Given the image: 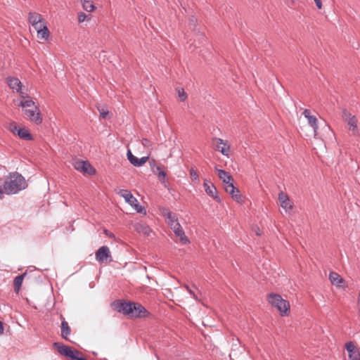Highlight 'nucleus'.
I'll list each match as a JSON object with an SVG mask.
<instances>
[{
	"label": "nucleus",
	"mask_w": 360,
	"mask_h": 360,
	"mask_svg": "<svg viewBox=\"0 0 360 360\" xmlns=\"http://www.w3.org/2000/svg\"><path fill=\"white\" fill-rule=\"evenodd\" d=\"M269 302L276 307L279 311L281 316H285L290 310L289 303L283 300L281 296L278 294L271 293L268 296Z\"/></svg>",
	"instance_id": "obj_3"
},
{
	"label": "nucleus",
	"mask_w": 360,
	"mask_h": 360,
	"mask_svg": "<svg viewBox=\"0 0 360 360\" xmlns=\"http://www.w3.org/2000/svg\"><path fill=\"white\" fill-rule=\"evenodd\" d=\"M121 193L122 196L124 198L127 202H128L131 206L134 207L137 212H142L143 207L139 205L136 198H134L129 191H128L127 190H122Z\"/></svg>",
	"instance_id": "obj_7"
},
{
	"label": "nucleus",
	"mask_w": 360,
	"mask_h": 360,
	"mask_svg": "<svg viewBox=\"0 0 360 360\" xmlns=\"http://www.w3.org/2000/svg\"><path fill=\"white\" fill-rule=\"evenodd\" d=\"M108 258H111L110 251L108 246H102L96 252V259L98 262L107 261Z\"/></svg>",
	"instance_id": "obj_12"
},
{
	"label": "nucleus",
	"mask_w": 360,
	"mask_h": 360,
	"mask_svg": "<svg viewBox=\"0 0 360 360\" xmlns=\"http://www.w3.org/2000/svg\"><path fill=\"white\" fill-rule=\"evenodd\" d=\"M3 333H4V326H3L2 323L0 321V335L3 334Z\"/></svg>",
	"instance_id": "obj_40"
},
{
	"label": "nucleus",
	"mask_w": 360,
	"mask_h": 360,
	"mask_svg": "<svg viewBox=\"0 0 360 360\" xmlns=\"http://www.w3.org/2000/svg\"><path fill=\"white\" fill-rule=\"evenodd\" d=\"M112 307L117 312L131 318H145L149 315L146 309L138 302L117 300L112 303Z\"/></svg>",
	"instance_id": "obj_1"
},
{
	"label": "nucleus",
	"mask_w": 360,
	"mask_h": 360,
	"mask_svg": "<svg viewBox=\"0 0 360 360\" xmlns=\"http://www.w3.org/2000/svg\"><path fill=\"white\" fill-rule=\"evenodd\" d=\"M4 195V191L2 188L0 187V198H2Z\"/></svg>",
	"instance_id": "obj_41"
},
{
	"label": "nucleus",
	"mask_w": 360,
	"mask_h": 360,
	"mask_svg": "<svg viewBox=\"0 0 360 360\" xmlns=\"http://www.w3.org/2000/svg\"><path fill=\"white\" fill-rule=\"evenodd\" d=\"M213 143L215 145V149L219 151L222 155L225 156L229 155V147L226 146V143L220 138H214Z\"/></svg>",
	"instance_id": "obj_14"
},
{
	"label": "nucleus",
	"mask_w": 360,
	"mask_h": 360,
	"mask_svg": "<svg viewBox=\"0 0 360 360\" xmlns=\"http://www.w3.org/2000/svg\"><path fill=\"white\" fill-rule=\"evenodd\" d=\"M53 347L57 349L58 353L69 357L71 360H75L78 355H82V352L79 350L72 349L70 346L64 345L60 342H54Z\"/></svg>",
	"instance_id": "obj_5"
},
{
	"label": "nucleus",
	"mask_w": 360,
	"mask_h": 360,
	"mask_svg": "<svg viewBox=\"0 0 360 360\" xmlns=\"http://www.w3.org/2000/svg\"><path fill=\"white\" fill-rule=\"evenodd\" d=\"M7 84L8 86L13 90H15L20 94L21 98L25 97V92L22 90V83L16 77H8Z\"/></svg>",
	"instance_id": "obj_8"
},
{
	"label": "nucleus",
	"mask_w": 360,
	"mask_h": 360,
	"mask_svg": "<svg viewBox=\"0 0 360 360\" xmlns=\"http://www.w3.org/2000/svg\"><path fill=\"white\" fill-rule=\"evenodd\" d=\"M25 115L31 122L37 124H39L42 122V117L37 106H34L30 109L23 110Z\"/></svg>",
	"instance_id": "obj_6"
},
{
	"label": "nucleus",
	"mask_w": 360,
	"mask_h": 360,
	"mask_svg": "<svg viewBox=\"0 0 360 360\" xmlns=\"http://www.w3.org/2000/svg\"><path fill=\"white\" fill-rule=\"evenodd\" d=\"M196 22H197V19H196V18L195 16H191L189 18V26H190V28L195 32L194 41L198 40V44H202L203 42V41H205V35L202 33L200 32L199 31H197Z\"/></svg>",
	"instance_id": "obj_13"
},
{
	"label": "nucleus",
	"mask_w": 360,
	"mask_h": 360,
	"mask_svg": "<svg viewBox=\"0 0 360 360\" xmlns=\"http://www.w3.org/2000/svg\"><path fill=\"white\" fill-rule=\"evenodd\" d=\"M238 189V188L234 186L233 181L226 184L225 186V191L228 193H235V191Z\"/></svg>",
	"instance_id": "obj_31"
},
{
	"label": "nucleus",
	"mask_w": 360,
	"mask_h": 360,
	"mask_svg": "<svg viewBox=\"0 0 360 360\" xmlns=\"http://www.w3.org/2000/svg\"><path fill=\"white\" fill-rule=\"evenodd\" d=\"M22 98L24 100L21 101L18 105L20 106L23 110L37 106L32 99L28 96L26 93L25 97Z\"/></svg>",
	"instance_id": "obj_23"
},
{
	"label": "nucleus",
	"mask_w": 360,
	"mask_h": 360,
	"mask_svg": "<svg viewBox=\"0 0 360 360\" xmlns=\"http://www.w3.org/2000/svg\"><path fill=\"white\" fill-rule=\"evenodd\" d=\"M257 235H260V233L258 232V231H256Z\"/></svg>",
	"instance_id": "obj_45"
},
{
	"label": "nucleus",
	"mask_w": 360,
	"mask_h": 360,
	"mask_svg": "<svg viewBox=\"0 0 360 360\" xmlns=\"http://www.w3.org/2000/svg\"><path fill=\"white\" fill-rule=\"evenodd\" d=\"M18 136L24 140H32L33 137L27 129L22 128L18 131Z\"/></svg>",
	"instance_id": "obj_28"
},
{
	"label": "nucleus",
	"mask_w": 360,
	"mask_h": 360,
	"mask_svg": "<svg viewBox=\"0 0 360 360\" xmlns=\"http://www.w3.org/2000/svg\"><path fill=\"white\" fill-rule=\"evenodd\" d=\"M127 159L129 162L135 167H141L144 165L148 160V157H142L141 158L134 156L130 150H127Z\"/></svg>",
	"instance_id": "obj_16"
},
{
	"label": "nucleus",
	"mask_w": 360,
	"mask_h": 360,
	"mask_svg": "<svg viewBox=\"0 0 360 360\" xmlns=\"http://www.w3.org/2000/svg\"><path fill=\"white\" fill-rule=\"evenodd\" d=\"M145 142H148V139H143V145H146Z\"/></svg>",
	"instance_id": "obj_44"
},
{
	"label": "nucleus",
	"mask_w": 360,
	"mask_h": 360,
	"mask_svg": "<svg viewBox=\"0 0 360 360\" xmlns=\"http://www.w3.org/2000/svg\"><path fill=\"white\" fill-rule=\"evenodd\" d=\"M349 360H360V352L353 342H349L345 345Z\"/></svg>",
	"instance_id": "obj_15"
},
{
	"label": "nucleus",
	"mask_w": 360,
	"mask_h": 360,
	"mask_svg": "<svg viewBox=\"0 0 360 360\" xmlns=\"http://www.w3.org/2000/svg\"><path fill=\"white\" fill-rule=\"evenodd\" d=\"M219 178L222 181V182L225 184H229L231 181H233V177L230 175V174L226 172L224 169H217Z\"/></svg>",
	"instance_id": "obj_24"
},
{
	"label": "nucleus",
	"mask_w": 360,
	"mask_h": 360,
	"mask_svg": "<svg viewBox=\"0 0 360 360\" xmlns=\"http://www.w3.org/2000/svg\"><path fill=\"white\" fill-rule=\"evenodd\" d=\"M163 216L167 219V224L170 228L174 226L175 224H178V219L176 214L172 212L169 210H164L162 212Z\"/></svg>",
	"instance_id": "obj_19"
},
{
	"label": "nucleus",
	"mask_w": 360,
	"mask_h": 360,
	"mask_svg": "<svg viewBox=\"0 0 360 360\" xmlns=\"http://www.w3.org/2000/svg\"><path fill=\"white\" fill-rule=\"evenodd\" d=\"M82 7L87 12H92L95 8L93 2L87 0L82 1Z\"/></svg>",
	"instance_id": "obj_29"
},
{
	"label": "nucleus",
	"mask_w": 360,
	"mask_h": 360,
	"mask_svg": "<svg viewBox=\"0 0 360 360\" xmlns=\"http://www.w3.org/2000/svg\"><path fill=\"white\" fill-rule=\"evenodd\" d=\"M305 118L307 119L308 124L313 128L316 134L318 130L317 119L315 116L311 115V112L308 109H305L303 112Z\"/></svg>",
	"instance_id": "obj_18"
},
{
	"label": "nucleus",
	"mask_w": 360,
	"mask_h": 360,
	"mask_svg": "<svg viewBox=\"0 0 360 360\" xmlns=\"http://www.w3.org/2000/svg\"><path fill=\"white\" fill-rule=\"evenodd\" d=\"M156 169L158 171V176L160 178V181L161 183H165V179L167 176L166 172L162 171L160 167H157Z\"/></svg>",
	"instance_id": "obj_33"
},
{
	"label": "nucleus",
	"mask_w": 360,
	"mask_h": 360,
	"mask_svg": "<svg viewBox=\"0 0 360 360\" xmlns=\"http://www.w3.org/2000/svg\"><path fill=\"white\" fill-rule=\"evenodd\" d=\"M27 274L26 272L19 275V276H17L15 278H14V281H13V285H14V290L15 292H18L20 289V287L22 285V281H23V278L25 276V275Z\"/></svg>",
	"instance_id": "obj_26"
},
{
	"label": "nucleus",
	"mask_w": 360,
	"mask_h": 360,
	"mask_svg": "<svg viewBox=\"0 0 360 360\" xmlns=\"http://www.w3.org/2000/svg\"><path fill=\"white\" fill-rule=\"evenodd\" d=\"M1 168V165H0V169Z\"/></svg>",
	"instance_id": "obj_47"
},
{
	"label": "nucleus",
	"mask_w": 360,
	"mask_h": 360,
	"mask_svg": "<svg viewBox=\"0 0 360 360\" xmlns=\"http://www.w3.org/2000/svg\"><path fill=\"white\" fill-rule=\"evenodd\" d=\"M190 176H191L192 181H193L196 184H198L200 182L198 174L197 172L195 170H194L193 169H191L190 170Z\"/></svg>",
	"instance_id": "obj_32"
},
{
	"label": "nucleus",
	"mask_w": 360,
	"mask_h": 360,
	"mask_svg": "<svg viewBox=\"0 0 360 360\" xmlns=\"http://www.w3.org/2000/svg\"><path fill=\"white\" fill-rule=\"evenodd\" d=\"M89 16H90V15H86V14H85V13H83V12H81V13H79L78 14V21H79V22H84L86 19H89V18H90V17H89Z\"/></svg>",
	"instance_id": "obj_35"
},
{
	"label": "nucleus",
	"mask_w": 360,
	"mask_h": 360,
	"mask_svg": "<svg viewBox=\"0 0 360 360\" xmlns=\"http://www.w3.org/2000/svg\"><path fill=\"white\" fill-rule=\"evenodd\" d=\"M203 186L206 193L213 198L217 202H220L221 199L218 195L217 190L215 186L207 179H205Z\"/></svg>",
	"instance_id": "obj_9"
},
{
	"label": "nucleus",
	"mask_w": 360,
	"mask_h": 360,
	"mask_svg": "<svg viewBox=\"0 0 360 360\" xmlns=\"http://www.w3.org/2000/svg\"><path fill=\"white\" fill-rule=\"evenodd\" d=\"M171 229H172L175 236L179 238L181 244L186 245L189 243V240L185 235L184 231L179 223L174 224Z\"/></svg>",
	"instance_id": "obj_11"
},
{
	"label": "nucleus",
	"mask_w": 360,
	"mask_h": 360,
	"mask_svg": "<svg viewBox=\"0 0 360 360\" xmlns=\"http://www.w3.org/2000/svg\"><path fill=\"white\" fill-rule=\"evenodd\" d=\"M37 30V35L38 37L46 40L49 37V30L46 26V23L43 22V24H40L38 26V29H36Z\"/></svg>",
	"instance_id": "obj_21"
},
{
	"label": "nucleus",
	"mask_w": 360,
	"mask_h": 360,
	"mask_svg": "<svg viewBox=\"0 0 360 360\" xmlns=\"http://www.w3.org/2000/svg\"><path fill=\"white\" fill-rule=\"evenodd\" d=\"M278 200L281 207L285 210V212L289 213L292 208V203L287 194L283 192L278 193Z\"/></svg>",
	"instance_id": "obj_10"
},
{
	"label": "nucleus",
	"mask_w": 360,
	"mask_h": 360,
	"mask_svg": "<svg viewBox=\"0 0 360 360\" xmlns=\"http://www.w3.org/2000/svg\"><path fill=\"white\" fill-rule=\"evenodd\" d=\"M98 110L99 111L100 116L102 118L105 119L108 114V110L107 108H105V106H102V107L98 108Z\"/></svg>",
	"instance_id": "obj_34"
},
{
	"label": "nucleus",
	"mask_w": 360,
	"mask_h": 360,
	"mask_svg": "<svg viewBox=\"0 0 360 360\" xmlns=\"http://www.w3.org/2000/svg\"><path fill=\"white\" fill-rule=\"evenodd\" d=\"M229 194L231 195V198L233 200H235L236 202H243L242 195L238 189L235 191V193H229Z\"/></svg>",
	"instance_id": "obj_30"
},
{
	"label": "nucleus",
	"mask_w": 360,
	"mask_h": 360,
	"mask_svg": "<svg viewBox=\"0 0 360 360\" xmlns=\"http://www.w3.org/2000/svg\"><path fill=\"white\" fill-rule=\"evenodd\" d=\"M342 119L347 122L349 126V131L352 134L356 136H360V129L357 127V119L356 116L352 115L346 109L342 110Z\"/></svg>",
	"instance_id": "obj_4"
},
{
	"label": "nucleus",
	"mask_w": 360,
	"mask_h": 360,
	"mask_svg": "<svg viewBox=\"0 0 360 360\" xmlns=\"http://www.w3.org/2000/svg\"><path fill=\"white\" fill-rule=\"evenodd\" d=\"M178 96L181 101H184L187 98L186 94L183 89H178Z\"/></svg>",
	"instance_id": "obj_36"
},
{
	"label": "nucleus",
	"mask_w": 360,
	"mask_h": 360,
	"mask_svg": "<svg viewBox=\"0 0 360 360\" xmlns=\"http://www.w3.org/2000/svg\"><path fill=\"white\" fill-rule=\"evenodd\" d=\"M329 280L330 281L333 285H335L338 287L340 286V285L344 281L341 276L338 273L334 271H332L329 274Z\"/></svg>",
	"instance_id": "obj_25"
},
{
	"label": "nucleus",
	"mask_w": 360,
	"mask_h": 360,
	"mask_svg": "<svg viewBox=\"0 0 360 360\" xmlns=\"http://www.w3.org/2000/svg\"><path fill=\"white\" fill-rule=\"evenodd\" d=\"M75 168L78 170H82L84 172H86L89 174H91L94 169L91 167V165L86 162V161H81L76 163Z\"/></svg>",
	"instance_id": "obj_20"
},
{
	"label": "nucleus",
	"mask_w": 360,
	"mask_h": 360,
	"mask_svg": "<svg viewBox=\"0 0 360 360\" xmlns=\"http://www.w3.org/2000/svg\"><path fill=\"white\" fill-rule=\"evenodd\" d=\"M288 3H293L295 0H285Z\"/></svg>",
	"instance_id": "obj_43"
},
{
	"label": "nucleus",
	"mask_w": 360,
	"mask_h": 360,
	"mask_svg": "<svg viewBox=\"0 0 360 360\" xmlns=\"http://www.w3.org/2000/svg\"><path fill=\"white\" fill-rule=\"evenodd\" d=\"M257 235H260V233L258 232V231H256Z\"/></svg>",
	"instance_id": "obj_46"
},
{
	"label": "nucleus",
	"mask_w": 360,
	"mask_h": 360,
	"mask_svg": "<svg viewBox=\"0 0 360 360\" xmlns=\"http://www.w3.org/2000/svg\"><path fill=\"white\" fill-rule=\"evenodd\" d=\"M135 231L139 233L144 235H149L150 233V227L144 223H136L134 225Z\"/></svg>",
	"instance_id": "obj_22"
},
{
	"label": "nucleus",
	"mask_w": 360,
	"mask_h": 360,
	"mask_svg": "<svg viewBox=\"0 0 360 360\" xmlns=\"http://www.w3.org/2000/svg\"><path fill=\"white\" fill-rule=\"evenodd\" d=\"M188 291H189V292H190V294H191V295H193V296H195V295H194L193 292L191 290H190V289H188Z\"/></svg>",
	"instance_id": "obj_42"
},
{
	"label": "nucleus",
	"mask_w": 360,
	"mask_h": 360,
	"mask_svg": "<svg viewBox=\"0 0 360 360\" xmlns=\"http://www.w3.org/2000/svg\"><path fill=\"white\" fill-rule=\"evenodd\" d=\"M314 2L316 4V6L319 9H321L322 7V3L321 0H314Z\"/></svg>",
	"instance_id": "obj_38"
},
{
	"label": "nucleus",
	"mask_w": 360,
	"mask_h": 360,
	"mask_svg": "<svg viewBox=\"0 0 360 360\" xmlns=\"http://www.w3.org/2000/svg\"><path fill=\"white\" fill-rule=\"evenodd\" d=\"M27 187L25 178L20 174L11 173L4 184V189L8 194H16Z\"/></svg>",
	"instance_id": "obj_2"
},
{
	"label": "nucleus",
	"mask_w": 360,
	"mask_h": 360,
	"mask_svg": "<svg viewBox=\"0 0 360 360\" xmlns=\"http://www.w3.org/2000/svg\"><path fill=\"white\" fill-rule=\"evenodd\" d=\"M20 129L18 128V127L16 126V124L14 123V122H12L9 125V130L14 134H17L18 135V131Z\"/></svg>",
	"instance_id": "obj_37"
},
{
	"label": "nucleus",
	"mask_w": 360,
	"mask_h": 360,
	"mask_svg": "<svg viewBox=\"0 0 360 360\" xmlns=\"http://www.w3.org/2000/svg\"><path fill=\"white\" fill-rule=\"evenodd\" d=\"M75 360H87V359L86 358H84L83 356V354H82V355H78Z\"/></svg>",
	"instance_id": "obj_39"
},
{
	"label": "nucleus",
	"mask_w": 360,
	"mask_h": 360,
	"mask_svg": "<svg viewBox=\"0 0 360 360\" xmlns=\"http://www.w3.org/2000/svg\"><path fill=\"white\" fill-rule=\"evenodd\" d=\"M70 334V328L68 323L63 320L61 323V336L63 338L68 340V337Z\"/></svg>",
	"instance_id": "obj_27"
},
{
	"label": "nucleus",
	"mask_w": 360,
	"mask_h": 360,
	"mask_svg": "<svg viewBox=\"0 0 360 360\" xmlns=\"http://www.w3.org/2000/svg\"><path fill=\"white\" fill-rule=\"evenodd\" d=\"M28 21L34 27V29H38V26L40 24L45 22V20L42 16L35 12H30L29 13Z\"/></svg>",
	"instance_id": "obj_17"
}]
</instances>
